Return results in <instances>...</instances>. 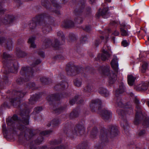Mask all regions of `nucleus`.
I'll return each mask as SVG.
<instances>
[{
	"instance_id": "obj_1",
	"label": "nucleus",
	"mask_w": 149,
	"mask_h": 149,
	"mask_svg": "<svg viewBox=\"0 0 149 149\" xmlns=\"http://www.w3.org/2000/svg\"><path fill=\"white\" fill-rule=\"evenodd\" d=\"M29 112L28 110L21 111L20 115L22 118L21 120L18 121L17 125L20 132L19 136H24L27 140H29L36 134L35 130L27 128L25 125H28L29 123Z\"/></svg>"
},
{
	"instance_id": "obj_2",
	"label": "nucleus",
	"mask_w": 149,
	"mask_h": 149,
	"mask_svg": "<svg viewBox=\"0 0 149 149\" xmlns=\"http://www.w3.org/2000/svg\"><path fill=\"white\" fill-rule=\"evenodd\" d=\"M12 56L6 52H3L2 56L3 66L5 70L3 72L4 75L3 76V81L6 84L8 82L7 74L9 72L14 73L18 70V65L17 63L13 61Z\"/></svg>"
},
{
	"instance_id": "obj_3",
	"label": "nucleus",
	"mask_w": 149,
	"mask_h": 149,
	"mask_svg": "<svg viewBox=\"0 0 149 149\" xmlns=\"http://www.w3.org/2000/svg\"><path fill=\"white\" fill-rule=\"evenodd\" d=\"M108 132L104 128H102L100 130L99 136L100 142V145L98 147L99 149H101L106 145L108 141V137L112 138L116 136L118 134V127L115 125H111L109 127Z\"/></svg>"
},
{
	"instance_id": "obj_4",
	"label": "nucleus",
	"mask_w": 149,
	"mask_h": 149,
	"mask_svg": "<svg viewBox=\"0 0 149 149\" xmlns=\"http://www.w3.org/2000/svg\"><path fill=\"white\" fill-rule=\"evenodd\" d=\"M70 123H68L65 125L64 132L67 136L71 138H74L78 135H81L85 132L84 126L81 124L77 125L74 127L71 128Z\"/></svg>"
},
{
	"instance_id": "obj_5",
	"label": "nucleus",
	"mask_w": 149,
	"mask_h": 149,
	"mask_svg": "<svg viewBox=\"0 0 149 149\" xmlns=\"http://www.w3.org/2000/svg\"><path fill=\"white\" fill-rule=\"evenodd\" d=\"M18 117L16 115H14L12 118H8L6 120L7 124L8 126V130L6 129V124H3L2 126V130L3 133L6 134L9 133H14L16 130L14 127L15 123L17 121Z\"/></svg>"
},
{
	"instance_id": "obj_6",
	"label": "nucleus",
	"mask_w": 149,
	"mask_h": 149,
	"mask_svg": "<svg viewBox=\"0 0 149 149\" xmlns=\"http://www.w3.org/2000/svg\"><path fill=\"white\" fill-rule=\"evenodd\" d=\"M85 3L84 0H81L74 11V21L79 24L82 23L83 21V18L81 17L83 16V12L85 7Z\"/></svg>"
},
{
	"instance_id": "obj_7",
	"label": "nucleus",
	"mask_w": 149,
	"mask_h": 149,
	"mask_svg": "<svg viewBox=\"0 0 149 149\" xmlns=\"http://www.w3.org/2000/svg\"><path fill=\"white\" fill-rule=\"evenodd\" d=\"M125 91V88L123 83L120 84L119 86V88L116 90L115 95L116 97H118L116 99V105L118 107L121 108H130L132 106L130 103L128 102L125 105L122 102V100L120 97H118L119 95L123 93Z\"/></svg>"
},
{
	"instance_id": "obj_8",
	"label": "nucleus",
	"mask_w": 149,
	"mask_h": 149,
	"mask_svg": "<svg viewBox=\"0 0 149 149\" xmlns=\"http://www.w3.org/2000/svg\"><path fill=\"white\" fill-rule=\"evenodd\" d=\"M134 102L136 105V114L134 123L135 125H137L142 120L145 119V116L142 113V108L139 104V100L136 98H135Z\"/></svg>"
},
{
	"instance_id": "obj_9",
	"label": "nucleus",
	"mask_w": 149,
	"mask_h": 149,
	"mask_svg": "<svg viewBox=\"0 0 149 149\" xmlns=\"http://www.w3.org/2000/svg\"><path fill=\"white\" fill-rule=\"evenodd\" d=\"M33 69H32L30 67H23L22 68L20 73L22 75H24L26 74V76L25 79H23L21 77L18 78L16 81L19 84H21L24 81H27L29 80L30 77H31L34 73Z\"/></svg>"
},
{
	"instance_id": "obj_10",
	"label": "nucleus",
	"mask_w": 149,
	"mask_h": 149,
	"mask_svg": "<svg viewBox=\"0 0 149 149\" xmlns=\"http://www.w3.org/2000/svg\"><path fill=\"white\" fill-rule=\"evenodd\" d=\"M102 74L108 77L109 83L110 84H113L116 80V75L112 72L111 73L110 67L109 66H102L100 68Z\"/></svg>"
},
{
	"instance_id": "obj_11",
	"label": "nucleus",
	"mask_w": 149,
	"mask_h": 149,
	"mask_svg": "<svg viewBox=\"0 0 149 149\" xmlns=\"http://www.w3.org/2000/svg\"><path fill=\"white\" fill-rule=\"evenodd\" d=\"M13 93H15V97L11 99L10 100V102L14 107L19 108L20 98L23 97L26 93L18 91H14Z\"/></svg>"
},
{
	"instance_id": "obj_12",
	"label": "nucleus",
	"mask_w": 149,
	"mask_h": 149,
	"mask_svg": "<svg viewBox=\"0 0 149 149\" xmlns=\"http://www.w3.org/2000/svg\"><path fill=\"white\" fill-rule=\"evenodd\" d=\"M45 14L46 18L42 20L40 25L42 26V31L45 34H47L49 33L51 30V26L49 24H46L45 21H48V22H51L52 20V17L47 14L44 13Z\"/></svg>"
},
{
	"instance_id": "obj_13",
	"label": "nucleus",
	"mask_w": 149,
	"mask_h": 149,
	"mask_svg": "<svg viewBox=\"0 0 149 149\" xmlns=\"http://www.w3.org/2000/svg\"><path fill=\"white\" fill-rule=\"evenodd\" d=\"M60 45L59 42L57 39H55L54 41L52 43L50 39L47 38H46L43 41L42 48L43 49H45L52 46L54 49L57 50L58 49Z\"/></svg>"
},
{
	"instance_id": "obj_14",
	"label": "nucleus",
	"mask_w": 149,
	"mask_h": 149,
	"mask_svg": "<svg viewBox=\"0 0 149 149\" xmlns=\"http://www.w3.org/2000/svg\"><path fill=\"white\" fill-rule=\"evenodd\" d=\"M45 15V14L43 13L39 15L36 18L33 19L29 23L30 29H34L37 24H39L40 25L42 20L46 18Z\"/></svg>"
},
{
	"instance_id": "obj_15",
	"label": "nucleus",
	"mask_w": 149,
	"mask_h": 149,
	"mask_svg": "<svg viewBox=\"0 0 149 149\" xmlns=\"http://www.w3.org/2000/svg\"><path fill=\"white\" fill-rule=\"evenodd\" d=\"M66 70L68 75L74 76L79 73L81 68L72 65L71 63H69L67 65Z\"/></svg>"
},
{
	"instance_id": "obj_16",
	"label": "nucleus",
	"mask_w": 149,
	"mask_h": 149,
	"mask_svg": "<svg viewBox=\"0 0 149 149\" xmlns=\"http://www.w3.org/2000/svg\"><path fill=\"white\" fill-rule=\"evenodd\" d=\"M104 49H103L102 50V54L98 55L97 57L95 59L96 61H100V59H101L103 61H105L108 59V58L109 57L110 55L108 51L110 50V47L106 45L104 46Z\"/></svg>"
},
{
	"instance_id": "obj_17",
	"label": "nucleus",
	"mask_w": 149,
	"mask_h": 149,
	"mask_svg": "<svg viewBox=\"0 0 149 149\" xmlns=\"http://www.w3.org/2000/svg\"><path fill=\"white\" fill-rule=\"evenodd\" d=\"M117 113L122 119L121 122V125L123 127L124 130H126V128L128 125L127 121L125 119L126 112L122 109H118Z\"/></svg>"
},
{
	"instance_id": "obj_18",
	"label": "nucleus",
	"mask_w": 149,
	"mask_h": 149,
	"mask_svg": "<svg viewBox=\"0 0 149 149\" xmlns=\"http://www.w3.org/2000/svg\"><path fill=\"white\" fill-rule=\"evenodd\" d=\"M101 102L98 99L93 100L90 104V107L93 112H100L101 109Z\"/></svg>"
},
{
	"instance_id": "obj_19",
	"label": "nucleus",
	"mask_w": 149,
	"mask_h": 149,
	"mask_svg": "<svg viewBox=\"0 0 149 149\" xmlns=\"http://www.w3.org/2000/svg\"><path fill=\"white\" fill-rule=\"evenodd\" d=\"M67 94L65 93L63 95H59L58 94H52L50 95H48L47 97V100L48 101L49 104H51V102L54 100H59L62 97H66L67 96Z\"/></svg>"
},
{
	"instance_id": "obj_20",
	"label": "nucleus",
	"mask_w": 149,
	"mask_h": 149,
	"mask_svg": "<svg viewBox=\"0 0 149 149\" xmlns=\"http://www.w3.org/2000/svg\"><path fill=\"white\" fill-rule=\"evenodd\" d=\"M4 42H6V47L9 50H11L12 48V42L11 39H9L6 40L4 37H1L0 38V43L2 44Z\"/></svg>"
},
{
	"instance_id": "obj_21",
	"label": "nucleus",
	"mask_w": 149,
	"mask_h": 149,
	"mask_svg": "<svg viewBox=\"0 0 149 149\" xmlns=\"http://www.w3.org/2000/svg\"><path fill=\"white\" fill-rule=\"evenodd\" d=\"M102 118L105 121L109 120L111 117L112 113L109 110L107 109L103 110L101 113Z\"/></svg>"
},
{
	"instance_id": "obj_22",
	"label": "nucleus",
	"mask_w": 149,
	"mask_h": 149,
	"mask_svg": "<svg viewBox=\"0 0 149 149\" xmlns=\"http://www.w3.org/2000/svg\"><path fill=\"white\" fill-rule=\"evenodd\" d=\"M52 132V130H47L41 132L40 134V136L38 138V139L35 141V143L38 144L41 143L43 141V137L42 136L49 134L51 133Z\"/></svg>"
},
{
	"instance_id": "obj_23",
	"label": "nucleus",
	"mask_w": 149,
	"mask_h": 149,
	"mask_svg": "<svg viewBox=\"0 0 149 149\" xmlns=\"http://www.w3.org/2000/svg\"><path fill=\"white\" fill-rule=\"evenodd\" d=\"M148 83L142 82L136 86V89L139 91H145L148 89Z\"/></svg>"
},
{
	"instance_id": "obj_24",
	"label": "nucleus",
	"mask_w": 149,
	"mask_h": 149,
	"mask_svg": "<svg viewBox=\"0 0 149 149\" xmlns=\"http://www.w3.org/2000/svg\"><path fill=\"white\" fill-rule=\"evenodd\" d=\"M108 8H104L101 10L100 9L98 11L99 16H102L104 18H107L109 16Z\"/></svg>"
},
{
	"instance_id": "obj_25",
	"label": "nucleus",
	"mask_w": 149,
	"mask_h": 149,
	"mask_svg": "<svg viewBox=\"0 0 149 149\" xmlns=\"http://www.w3.org/2000/svg\"><path fill=\"white\" fill-rule=\"evenodd\" d=\"M61 25L65 28L72 27L74 26V23L70 19H66L63 22Z\"/></svg>"
},
{
	"instance_id": "obj_26",
	"label": "nucleus",
	"mask_w": 149,
	"mask_h": 149,
	"mask_svg": "<svg viewBox=\"0 0 149 149\" xmlns=\"http://www.w3.org/2000/svg\"><path fill=\"white\" fill-rule=\"evenodd\" d=\"M41 97L40 94L34 95L31 97L29 100V104H33L35 103Z\"/></svg>"
},
{
	"instance_id": "obj_27",
	"label": "nucleus",
	"mask_w": 149,
	"mask_h": 149,
	"mask_svg": "<svg viewBox=\"0 0 149 149\" xmlns=\"http://www.w3.org/2000/svg\"><path fill=\"white\" fill-rule=\"evenodd\" d=\"M68 87V84L67 82L64 81L61 84H59L56 85L55 86V89L56 90H59L60 89L63 90L64 89L67 88Z\"/></svg>"
},
{
	"instance_id": "obj_28",
	"label": "nucleus",
	"mask_w": 149,
	"mask_h": 149,
	"mask_svg": "<svg viewBox=\"0 0 149 149\" xmlns=\"http://www.w3.org/2000/svg\"><path fill=\"white\" fill-rule=\"evenodd\" d=\"M14 19L13 16L11 15H7L2 20V22L5 24H8L12 22Z\"/></svg>"
},
{
	"instance_id": "obj_29",
	"label": "nucleus",
	"mask_w": 149,
	"mask_h": 149,
	"mask_svg": "<svg viewBox=\"0 0 149 149\" xmlns=\"http://www.w3.org/2000/svg\"><path fill=\"white\" fill-rule=\"evenodd\" d=\"M111 67L115 71L117 72L118 70V64L117 58L115 56L112 59L111 63Z\"/></svg>"
},
{
	"instance_id": "obj_30",
	"label": "nucleus",
	"mask_w": 149,
	"mask_h": 149,
	"mask_svg": "<svg viewBox=\"0 0 149 149\" xmlns=\"http://www.w3.org/2000/svg\"><path fill=\"white\" fill-rule=\"evenodd\" d=\"M95 88L91 84H88L84 88V91L85 92L91 93L95 91Z\"/></svg>"
},
{
	"instance_id": "obj_31",
	"label": "nucleus",
	"mask_w": 149,
	"mask_h": 149,
	"mask_svg": "<svg viewBox=\"0 0 149 149\" xmlns=\"http://www.w3.org/2000/svg\"><path fill=\"white\" fill-rule=\"evenodd\" d=\"M136 78L132 75L130 74L127 76V82L128 84L130 86H132L134 84Z\"/></svg>"
},
{
	"instance_id": "obj_32",
	"label": "nucleus",
	"mask_w": 149,
	"mask_h": 149,
	"mask_svg": "<svg viewBox=\"0 0 149 149\" xmlns=\"http://www.w3.org/2000/svg\"><path fill=\"white\" fill-rule=\"evenodd\" d=\"M98 93L105 97L108 96L109 95V92L106 89L102 87H100L98 89Z\"/></svg>"
},
{
	"instance_id": "obj_33",
	"label": "nucleus",
	"mask_w": 149,
	"mask_h": 149,
	"mask_svg": "<svg viewBox=\"0 0 149 149\" xmlns=\"http://www.w3.org/2000/svg\"><path fill=\"white\" fill-rule=\"evenodd\" d=\"M16 54L19 57H23L26 56L27 54L21 50L19 48H17L16 50Z\"/></svg>"
},
{
	"instance_id": "obj_34",
	"label": "nucleus",
	"mask_w": 149,
	"mask_h": 149,
	"mask_svg": "<svg viewBox=\"0 0 149 149\" xmlns=\"http://www.w3.org/2000/svg\"><path fill=\"white\" fill-rule=\"evenodd\" d=\"M60 123V121L57 119H53L50 124H48L47 126L49 127L50 126L52 125L53 126L55 127L57 126Z\"/></svg>"
},
{
	"instance_id": "obj_35",
	"label": "nucleus",
	"mask_w": 149,
	"mask_h": 149,
	"mask_svg": "<svg viewBox=\"0 0 149 149\" xmlns=\"http://www.w3.org/2000/svg\"><path fill=\"white\" fill-rule=\"evenodd\" d=\"M97 132L98 131L97 128H94L91 133L90 136L91 137L93 138H95L97 135Z\"/></svg>"
},
{
	"instance_id": "obj_36",
	"label": "nucleus",
	"mask_w": 149,
	"mask_h": 149,
	"mask_svg": "<svg viewBox=\"0 0 149 149\" xmlns=\"http://www.w3.org/2000/svg\"><path fill=\"white\" fill-rule=\"evenodd\" d=\"M35 38L33 37L30 38L28 41V43L30 44V47L33 48H35L36 47V45L34 43V41Z\"/></svg>"
},
{
	"instance_id": "obj_37",
	"label": "nucleus",
	"mask_w": 149,
	"mask_h": 149,
	"mask_svg": "<svg viewBox=\"0 0 149 149\" xmlns=\"http://www.w3.org/2000/svg\"><path fill=\"white\" fill-rule=\"evenodd\" d=\"M26 87L28 89H31L32 90L37 89L35 83L33 82L28 83L26 85Z\"/></svg>"
},
{
	"instance_id": "obj_38",
	"label": "nucleus",
	"mask_w": 149,
	"mask_h": 149,
	"mask_svg": "<svg viewBox=\"0 0 149 149\" xmlns=\"http://www.w3.org/2000/svg\"><path fill=\"white\" fill-rule=\"evenodd\" d=\"M148 63L144 62L143 64L142 65L141 71V72L144 73L146 72L148 69Z\"/></svg>"
},
{
	"instance_id": "obj_39",
	"label": "nucleus",
	"mask_w": 149,
	"mask_h": 149,
	"mask_svg": "<svg viewBox=\"0 0 149 149\" xmlns=\"http://www.w3.org/2000/svg\"><path fill=\"white\" fill-rule=\"evenodd\" d=\"M127 28H120V32L121 35L123 36H127L128 35V33L127 31Z\"/></svg>"
},
{
	"instance_id": "obj_40",
	"label": "nucleus",
	"mask_w": 149,
	"mask_h": 149,
	"mask_svg": "<svg viewBox=\"0 0 149 149\" xmlns=\"http://www.w3.org/2000/svg\"><path fill=\"white\" fill-rule=\"evenodd\" d=\"M79 115L78 112L76 110H74L70 113V118H73L77 117Z\"/></svg>"
},
{
	"instance_id": "obj_41",
	"label": "nucleus",
	"mask_w": 149,
	"mask_h": 149,
	"mask_svg": "<svg viewBox=\"0 0 149 149\" xmlns=\"http://www.w3.org/2000/svg\"><path fill=\"white\" fill-rule=\"evenodd\" d=\"M91 14V9L90 7H87L86 8V11L84 15V16L87 17Z\"/></svg>"
},
{
	"instance_id": "obj_42",
	"label": "nucleus",
	"mask_w": 149,
	"mask_h": 149,
	"mask_svg": "<svg viewBox=\"0 0 149 149\" xmlns=\"http://www.w3.org/2000/svg\"><path fill=\"white\" fill-rule=\"evenodd\" d=\"M66 107H61L57 109H55L54 107L53 108V110L56 113H60L63 110L65 109Z\"/></svg>"
},
{
	"instance_id": "obj_43",
	"label": "nucleus",
	"mask_w": 149,
	"mask_h": 149,
	"mask_svg": "<svg viewBox=\"0 0 149 149\" xmlns=\"http://www.w3.org/2000/svg\"><path fill=\"white\" fill-rule=\"evenodd\" d=\"M41 4L42 6L47 8H49L48 7L49 6V2L47 0H42L41 1Z\"/></svg>"
},
{
	"instance_id": "obj_44",
	"label": "nucleus",
	"mask_w": 149,
	"mask_h": 149,
	"mask_svg": "<svg viewBox=\"0 0 149 149\" xmlns=\"http://www.w3.org/2000/svg\"><path fill=\"white\" fill-rule=\"evenodd\" d=\"M74 82L75 85L76 86L79 87L81 86L82 84L81 80L76 79L74 80Z\"/></svg>"
},
{
	"instance_id": "obj_45",
	"label": "nucleus",
	"mask_w": 149,
	"mask_h": 149,
	"mask_svg": "<svg viewBox=\"0 0 149 149\" xmlns=\"http://www.w3.org/2000/svg\"><path fill=\"white\" fill-rule=\"evenodd\" d=\"M57 34L58 36L61 37L63 41H65V38L64 34L62 31H58L57 32Z\"/></svg>"
},
{
	"instance_id": "obj_46",
	"label": "nucleus",
	"mask_w": 149,
	"mask_h": 149,
	"mask_svg": "<svg viewBox=\"0 0 149 149\" xmlns=\"http://www.w3.org/2000/svg\"><path fill=\"white\" fill-rule=\"evenodd\" d=\"M79 96H76L74 99H72L70 100L69 102L70 104L71 105H73L74 104L76 101L78 99Z\"/></svg>"
},
{
	"instance_id": "obj_47",
	"label": "nucleus",
	"mask_w": 149,
	"mask_h": 149,
	"mask_svg": "<svg viewBox=\"0 0 149 149\" xmlns=\"http://www.w3.org/2000/svg\"><path fill=\"white\" fill-rule=\"evenodd\" d=\"M146 133V130L144 129H142L139 131L138 132V135L139 136H141L144 135Z\"/></svg>"
},
{
	"instance_id": "obj_48",
	"label": "nucleus",
	"mask_w": 149,
	"mask_h": 149,
	"mask_svg": "<svg viewBox=\"0 0 149 149\" xmlns=\"http://www.w3.org/2000/svg\"><path fill=\"white\" fill-rule=\"evenodd\" d=\"M40 80L42 83L45 84H48V79L44 77H42L40 79Z\"/></svg>"
},
{
	"instance_id": "obj_49",
	"label": "nucleus",
	"mask_w": 149,
	"mask_h": 149,
	"mask_svg": "<svg viewBox=\"0 0 149 149\" xmlns=\"http://www.w3.org/2000/svg\"><path fill=\"white\" fill-rule=\"evenodd\" d=\"M51 1L53 4V6L54 7H56L57 8H60V6L59 4L57 3L56 0H51Z\"/></svg>"
},
{
	"instance_id": "obj_50",
	"label": "nucleus",
	"mask_w": 149,
	"mask_h": 149,
	"mask_svg": "<svg viewBox=\"0 0 149 149\" xmlns=\"http://www.w3.org/2000/svg\"><path fill=\"white\" fill-rule=\"evenodd\" d=\"M5 3V1H4L3 2H1L0 1V13H4L5 10L3 8V3Z\"/></svg>"
},
{
	"instance_id": "obj_51",
	"label": "nucleus",
	"mask_w": 149,
	"mask_h": 149,
	"mask_svg": "<svg viewBox=\"0 0 149 149\" xmlns=\"http://www.w3.org/2000/svg\"><path fill=\"white\" fill-rule=\"evenodd\" d=\"M80 149H85L87 147V144L86 143H83L79 145Z\"/></svg>"
},
{
	"instance_id": "obj_52",
	"label": "nucleus",
	"mask_w": 149,
	"mask_h": 149,
	"mask_svg": "<svg viewBox=\"0 0 149 149\" xmlns=\"http://www.w3.org/2000/svg\"><path fill=\"white\" fill-rule=\"evenodd\" d=\"M42 110V108L41 107H38L34 109V112L38 113Z\"/></svg>"
},
{
	"instance_id": "obj_53",
	"label": "nucleus",
	"mask_w": 149,
	"mask_h": 149,
	"mask_svg": "<svg viewBox=\"0 0 149 149\" xmlns=\"http://www.w3.org/2000/svg\"><path fill=\"white\" fill-rule=\"evenodd\" d=\"M54 59L56 60H63L64 57L61 55H57L54 57Z\"/></svg>"
},
{
	"instance_id": "obj_54",
	"label": "nucleus",
	"mask_w": 149,
	"mask_h": 149,
	"mask_svg": "<svg viewBox=\"0 0 149 149\" xmlns=\"http://www.w3.org/2000/svg\"><path fill=\"white\" fill-rule=\"evenodd\" d=\"M129 44L126 40H124L122 42V45L124 47H126Z\"/></svg>"
},
{
	"instance_id": "obj_55",
	"label": "nucleus",
	"mask_w": 149,
	"mask_h": 149,
	"mask_svg": "<svg viewBox=\"0 0 149 149\" xmlns=\"http://www.w3.org/2000/svg\"><path fill=\"white\" fill-rule=\"evenodd\" d=\"M86 32H89L91 30V28L90 26H86L83 29Z\"/></svg>"
},
{
	"instance_id": "obj_56",
	"label": "nucleus",
	"mask_w": 149,
	"mask_h": 149,
	"mask_svg": "<svg viewBox=\"0 0 149 149\" xmlns=\"http://www.w3.org/2000/svg\"><path fill=\"white\" fill-rule=\"evenodd\" d=\"M59 143V142L57 141V140H55L52 141L51 142L50 144L51 145H55L56 144H58Z\"/></svg>"
},
{
	"instance_id": "obj_57",
	"label": "nucleus",
	"mask_w": 149,
	"mask_h": 149,
	"mask_svg": "<svg viewBox=\"0 0 149 149\" xmlns=\"http://www.w3.org/2000/svg\"><path fill=\"white\" fill-rule=\"evenodd\" d=\"M41 63V61L39 59L37 60L35 63L32 64V66L34 67L35 65H37Z\"/></svg>"
},
{
	"instance_id": "obj_58",
	"label": "nucleus",
	"mask_w": 149,
	"mask_h": 149,
	"mask_svg": "<svg viewBox=\"0 0 149 149\" xmlns=\"http://www.w3.org/2000/svg\"><path fill=\"white\" fill-rule=\"evenodd\" d=\"M143 125L145 126H148L149 125V121L147 120H145L143 123Z\"/></svg>"
},
{
	"instance_id": "obj_59",
	"label": "nucleus",
	"mask_w": 149,
	"mask_h": 149,
	"mask_svg": "<svg viewBox=\"0 0 149 149\" xmlns=\"http://www.w3.org/2000/svg\"><path fill=\"white\" fill-rule=\"evenodd\" d=\"M49 9H50V10H51V8H49ZM51 11L54 12L56 14L58 15H60L61 14V13L60 12V11L58 10H54V9L52 10V9H51Z\"/></svg>"
},
{
	"instance_id": "obj_60",
	"label": "nucleus",
	"mask_w": 149,
	"mask_h": 149,
	"mask_svg": "<svg viewBox=\"0 0 149 149\" xmlns=\"http://www.w3.org/2000/svg\"><path fill=\"white\" fill-rule=\"evenodd\" d=\"M69 38L71 40H74L75 39V35L74 34L70 33L69 35Z\"/></svg>"
},
{
	"instance_id": "obj_61",
	"label": "nucleus",
	"mask_w": 149,
	"mask_h": 149,
	"mask_svg": "<svg viewBox=\"0 0 149 149\" xmlns=\"http://www.w3.org/2000/svg\"><path fill=\"white\" fill-rule=\"evenodd\" d=\"M81 39V40H82V42H85L87 40V38L86 36H82Z\"/></svg>"
},
{
	"instance_id": "obj_62",
	"label": "nucleus",
	"mask_w": 149,
	"mask_h": 149,
	"mask_svg": "<svg viewBox=\"0 0 149 149\" xmlns=\"http://www.w3.org/2000/svg\"><path fill=\"white\" fill-rule=\"evenodd\" d=\"M100 43V40L99 39H97L95 40V44L96 46H98Z\"/></svg>"
},
{
	"instance_id": "obj_63",
	"label": "nucleus",
	"mask_w": 149,
	"mask_h": 149,
	"mask_svg": "<svg viewBox=\"0 0 149 149\" xmlns=\"http://www.w3.org/2000/svg\"><path fill=\"white\" fill-rule=\"evenodd\" d=\"M38 54L42 57H44L45 56L44 52L41 51H40L38 52Z\"/></svg>"
},
{
	"instance_id": "obj_64",
	"label": "nucleus",
	"mask_w": 149,
	"mask_h": 149,
	"mask_svg": "<svg viewBox=\"0 0 149 149\" xmlns=\"http://www.w3.org/2000/svg\"><path fill=\"white\" fill-rule=\"evenodd\" d=\"M51 149H65L64 146H61L60 147H56L55 148H52Z\"/></svg>"
}]
</instances>
